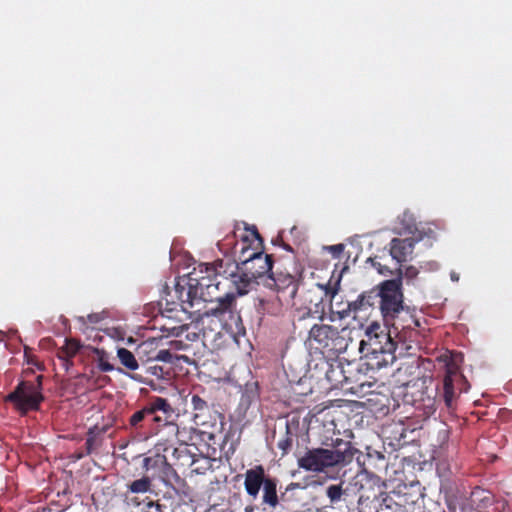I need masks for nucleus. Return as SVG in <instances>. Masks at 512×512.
Masks as SVG:
<instances>
[{"instance_id": "21", "label": "nucleus", "mask_w": 512, "mask_h": 512, "mask_svg": "<svg viewBox=\"0 0 512 512\" xmlns=\"http://www.w3.org/2000/svg\"><path fill=\"white\" fill-rule=\"evenodd\" d=\"M126 487L127 490L125 492V499L128 501V503L134 506H139L141 501L138 500V497L130 498L129 494H145L151 491L152 480L148 476H143L128 483Z\"/></svg>"}, {"instance_id": "26", "label": "nucleus", "mask_w": 512, "mask_h": 512, "mask_svg": "<svg viewBox=\"0 0 512 512\" xmlns=\"http://www.w3.org/2000/svg\"><path fill=\"white\" fill-rule=\"evenodd\" d=\"M80 348L81 344L79 341L66 339L64 346L58 350L57 356L63 362V366H65L66 370L72 365L71 359L77 354Z\"/></svg>"}, {"instance_id": "42", "label": "nucleus", "mask_w": 512, "mask_h": 512, "mask_svg": "<svg viewBox=\"0 0 512 512\" xmlns=\"http://www.w3.org/2000/svg\"><path fill=\"white\" fill-rule=\"evenodd\" d=\"M150 421L157 423L158 426H166L171 429L172 432H175L176 434L179 432V428L177 424L170 421L169 418L165 415L164 418L161 416H158L157 414L149 415Z\"/></svg>"}, {"instance_id": "13", "label": "nucleus", "mask_w": 512, "mask_h": 512, "mask_svg": "<svg viewBox=\"0 0 512 512\" xmlns=\"http://www.w3.org/2000/svg\"><path fill=\"white\" fill-rule=\"evenodd\" d=\"M284 297L273 291L267 295L259 296L255 304L256 310L262 315L281 316L288 307L295 306L293 303L283 301Z\"/></svg>"}, {"instance_id": "3", "label": "nucleus", "mask_w": 512, "mask_h": 512, "mask_svg": "<svg viewBox=\"0 0 512 512\" xmlns=\"http://www.w3.org/2000/svg\"><path fill=\"white\" fill-rule=\"evenodd\" d=\"M213 304V306L199 314L196 321V325L200 327L204 338L209 337L211 334H220L227 325V319L234 317L236 295L232 291L226 292L221 300Z\"/></svg>"}, {"instance_id": "24", "label": "nucleus", "mask_w": 512, "mask_h": 512, "mask_svg": "<svg viewBox=\"0 0 512 512\" xmlns=\"http://www.w3.org/2000/svg\"><path fill=\"white\" fill-rule=\"evenodd\" d=\"M396 349H383L378 351L377 354L364 355L367 359V365L371 369H381L390 364H393L396 360L395 356Z\"/></svg>"}, {"instance_id": "45", "label": "nucleus", "mask_w": 512, "mask_h": 512, "mask_svg": "<svg viewBox=\"0 0 512 512\" xmlns=\"http://www.w3.org/2000/svg\"><path fill=\"white\" fill-rule=\"evenodd\" d=\"M327 249L331 252L334 258H339L341 254L343 253L345 246L344 244H336L328 246Z\"/></svg>"}, {"instance_id": "46", "label": "nucleus", "mask_w": 512, "mask_h": 512, "mask_svg": "<svg viewBox=\"0 0 512 512\" xmlns=\"http://www.w3.org/2000/svg\"><path fill=\"white\" fill-rule=\"evenodd\" d=\"M147 511L146 512H164L162 509V505L150 500L146 504Z\"/></svg>"}, {"instance_id": "47", "label": "nucleus", "mask_w": 512, "mask_h": 512, "mask_svg": "<svg viewBox=\"0 0 512 512\" xmlns=\"http://www.w3.org/2000/svg\"><path fill=\"white\" fill-rule=\"evenodd\" d=\"M403 275L405 278L412 280L418 275V270L414 266H408L406 267Z\"/></svg>"}, {"instance_id": "43", "label": "nucleus", "mask_w": 512, "mask_h": 512, "mask_svg": "<svg viewBox=\"0 0 512 512\" xmlns=\"http://www.w3.org/2000/svg\"><path fill=\"white\" fill-rule=\"evenodd\" d=\"M381 257H378V256H375V257H370L368 258L367 260V263H370L371 266L373 268H375L379 274L381 275H388V274H392V271L390 270V268L386 265V264H383L381 261H380Z\"/></svg>"}, {"instance_id": "41", "label": "nucleus", "mask_w": 512, "mask_h": 512, "mask_svg": "<svg viewBox=\"0 0 512 512\" xmlns=\"http://www.w3.org/2000/svg\"><path fill=\"white\" fill-rule=\"evenodd\" d=\"M98 358V367L102 372H111L114 370V366L108 361V355L104 350H95Z\"/></svg>"}, {"instance_id": "11", "label": "nucleus", "mask_w": 512, "mask_h": 512, "mask_svg": "<svg viewBox=\"0 0 512 512\" xmlns=\"http://www.w3.org/2000/svg\"><path fill=\"white\" fill-rule=\"evenodd\" d=\"M392 331L402 339L411 338L413 332L420 327L419 320L415 318L408 307H405L394 320L386 322Z\"/></svg>"}, {"instance_id": "40", "label": "nucleus", "mask_w": 512, "mask_h": 512, "mask_svg": "<svg viewBox=\"0 0 512 512\" xmlns=\"http://www.w3.org/2000/svg\"><path fill=\"white\" fill-rule=\"evenodd\" d=\"M317 290L318 288L308 289L303 295L304 301L301 303V305H314L317 307L322 302V297L317 295Z\"/></svg>"}, {"instance_id": "33", "label": "nucleus", "mask_w": 512, "mask_h": 512, "mask_svg": "<svg viewBox=\"0 0 512 512\" xmlns=\"http://www.w3.org/2000/svg\"><path fill=\"white\" fill-rule=\"evenodd\" d=\"M154 359L156 361H161L165 363L177 364L179 361L183 360L186 363H190V359L185 355H177L172 353L168 349H160L157 354H155Z\"/></svg>"}, {"instance_id": "2", "label": "nucleus", "mask_w": 512, "mask_h": 512, "mask_svg": "<svg viewBox=\"0 0 512 512\" xmlns=\"http://www.w3.org/2000/svg\"><path fill=\"white\" fill-rule=\"evenodd\" d=\"M344 448H312L298 459V466L310 472H324L327 468L346 465L352 462L357 451L350 442L343 443Z\"/></svg>"}, {"instance_id": "12", "label": "nucleus", "mask_w": 512, "mask_h": 512, "mask_svg": "<svg viewBox=\"0 0 512 512\" xmlns=\"http://www.w3.org/2000/svg\"><path fill=\"white\" fill-rule=\"evenodd\" d=\"M415 504L411 495L401 493V491H392L386 494L379 505V512H413L411 509Z\"/></svg>"}, {"instance_id": "16", "label": "nucleus", "mask_w": 512, "mask_h": 512, "mask_svg": "<svg viewBox=\"0 0 512 512\" xmlns=\"http://www.w3.org/2000/svg\"><path fill=\"white\" fill-rule=\"evenodd\" d=\"M269 477V475H266L262 465H256L253 468L247 469L244 474V488L246 493L253 499H256L261 487H263Z\"/></svg>"}, {"instance_id": "9", "label": "nucleus", "mask_w": 512, "mask_h": 512, "mask_svg": "<svg viewBox=\"0 0 512 512\" xmlns=\"http://www.w3.org/2000/svg\"><path fill=\"white\" fill-rule=\"evenodd\" d=\"M379 325H371L366 330L365 338L361 340L359 350L363 355L377 354V351L383 349H396V343L391 338V331L377 332Z\"/></svg>"}, {"instance_id": "32", "label": "nucleus", "mask_w": 512, "mask_h": 512, "mask_svg": "<svg viewBox=\"0 0 512 512\" xmlns=\"http://www.w3.org/2000/svg\"><path fill=\"white\" fill-rule=\"evenodd\" d=\"M117 357L120 363L128 370L135 371L139 368L136 356L126 348H119L117 350Z\"/></svg>"}, {"instance_id": "10", "label": "nucleus", "mask_w": 512, "mask_h": 512, "mask_svg": "<svg viewBox=\"0 0 512 512\" xmlns=\"http://www.w3.org/2000/svg\"><path fill=\"white\" fill-rule=\"evenodd\" d=\"M383 482L381 478L373 473L368 472L366 469L358 472L350 481V490L354 493H359L358 502L361 503L364 499L368 500L372 496L376 497V490L381 492Z\"/></svg>"}, {"instance_id": "50", "label": "nucleus", "mask_w": 512, "mask_h": 512, "mask_svg": "<svg viewBox=\"0 0 512 512\" xmlns=\"http://www.w3.org/2000/svg\"><path fill=\"white\" fill-rule=\"evenodd\" d=\"M376 457L378 458V460L384 462L385 461V456L379 452H376Z\"/></svg>"}, {"instance_id": "44", "label": "nucleus", "mask_w": 512, "mask_h": 512, "mask_svg": "<svg viewBox=\"0 0 512 512\" xmlns=\"http://www.w3.org/2000/svg\"><path fill=\"white\" fill-rule=\"evenodd\" d=\"M146 373L155 377L156 379H166L168 376V371H165L162 366L153 365L146 368Z\"/></svg>"}, {"instance_id": "51", "label": "nucleus", "mask_w": 512, "mask_h": 512, "mask_svg": "<svg viewBox=\"0 0 512 512\" xmlns=\"http://www.w3.org/2000/svg\"><path fill=\"white\" fill-rule=\"evenodd\" d=\"M132 378L135 379V380H138V381H142V382L148 383L145 379H141L139 375H134V376H132Z\"/></svg>"}, {"instance_id": "34", "label": "nucleus", "mask_w": 512, "mask_h": 512, "mask_svg": "<svg viewBox=\"0 0 512 512\" xmlns=\"http://www.w3.org/2000/svg\"><path fill=\"white\" fill-rule=\"evenodd\" d=\"M212 467L211 459L202 454H197L192 466H189L192 474L203 475Z\"/></svg>"}, {"instance_id": "39", "label": "nucleus", "mask_w": 512, "mask_h": 512, "mask_svg": "<svg viewBox=\"0 0 512 512\" xmlns=\"http://www.w3.org/2000/svg\"><path fill=\"white\" fill-rule=\"evenodd\" d=\"M293 445V434L290 430L289 425H286V432L283 438H281L278 443L277 447L282 451L283 454H287Z\"/></svg>"}, {"instance_id": "4", "label": "nucleus", "mask_w": 512, "mask_h": 512, "mask_svg": "<svg viewBox=\"0 0 512 512\" xmlns=\"http://www.w3.org/2000/svg\"><path fill=\"white\" fill-rule=\"evenodd\" d=\"M345 329L326 324H314L309 331L311 346L319 350L323 355L335 357L345 352L348 347V339L344 335Z\"/></svg>"}, {"instance_id": "53", "label": "nucleus", "mask_w": 512, "mask_h": 512, "mask_svg": "<svg viewBox=\"0 0 512 512\" xmlns=\"http://www.w3.org/2000/svg\"><path fill=\"white\" fill-rule=\"evenodd\" d=\"M452 280H458V277H456L454 274L451 275Z\"/></svg>"}, {"instance_id": "25", "label": "nucleus", "mask_w": 512, "mask_h": 512, "mask_svg": "<svg viewBox=\"0 0 512 512\" xmlns=\"http://www.w3.org/2000/svg\"><path fill=\"white\" fill-rule=\"evenodd\" d=\"M350 487L343 488L342 483L331 484L326 488V496L329 499L330 506L333 508L341 507L342 503L347 504Z\"/></svg>"}, {"instance_id": "36", "label": "nucleus", "mask_w": 512, "mask_h": 512, "mask_svg": "<svg viewBox=\"0 0 512 512\" xmlns=\"http://www.w3.org/2000/svg\"><path fill=\"white\" fill-rule=\"evenodd\" d=\"M161 479L166 485H172L173 482H182V479L177 474L176 470L173 467V464H170L168 462L165 464V466L162 467Z\"/></svg>"}, {"instance_id": "28", "label": "nucleus", "mask_w": 512, "mask_h": 512, "mask_svg": "<svg viewBox=\"0 0 512 512\" xmlns=\"http://www.w3.org/2000/svg\"><path fill=\"white\" fill-rule=\"evenodd\" d=\"M277 485L278 480L275 477L267 478V481L263 485V496L262 502L272 508H275L278 503V495H277Z\"/></svg>"}, {"instance_id": "8", "label": "nucleus", "mask_w": 512, "mask_h": 512, "mask_svg": "<svg viewBox=\"0 0 512 512\" xmlns=\"http://www.w3.org/2000/svg\"><path fill=\"white\" fill-rule=\"evenodd\" d=\"M300 277L277 270L268 275L266 286L274 293L284 297L283 301L296 305L295 298L299 289Z\"/></svg>"}, {"instance_id": "23", "label": "nucleus", "mask_w": 512, "mask_h": 512, "mask_svg": "<svg viewBox=\"0 0 512 512\" xmlns=\"http://www.w3.org/2000/svg\"><path fill=\"white\" fill-rule=\"evenodd\" d=\"M468 384L463 385L461 381H452L449 378L443 379V393L442 398L448 409H453L457 398V390L459 393L467 391Z\"/></svg>"}, {"instance_id": "14", "label": "nucleus", "mask_w": 512, "mask_h": 512, "mask_svg": "<svg viewBox=\"0 0 512 512\" xmlns=\"http://www.w3.org/2000/svg\"><path fill=\"white\" fill-rule=\"evenodd\" d=\"M423 239V236L406 238H393L390 241L389 254L398 264L406 262L411 257L415 244Z\"/></svg>"}, {"instance_id": "17", "label": "nucleus", "mask_w": 512, "mask_h": 512, "mask_svg": "<svg viewBox=\"0 0 512 512\" xmlns=\"http://www.w3.org/2000/svg\"><path fill=\"white\" fill-rule=\"evenodd\" d=\"M229 266L233 267L228 277H224L229 281L238 295H244L248 292L250 285L256 280L250 272L244 270V267L238 264L230 263Z\"/></svg>"}, {"instance_id": "20", "label": "nucleus", "mask_w": 512, "mask_h": 512, "mask_svg": "<svg viewBox=\"0 0 512 512\" xmlns=\"http://www.w3.org/2000/svg\"><path fill=\"white\" fill-rule=\"evenodd\" d=\"M196 450H198L196 446L188 444H180L178 447H175L172 452L173 465L180 468H189V466L193 465L194 459L197 456Z\"/></svg>"}, {"instance_id": "1", "label": "nucleus", "mask_w": 512, "mask_h": 512, "mask_svg": "<svg viewBox=\"0 0 512 512\" xmlns=\"http://www.w3.org/2000/svg\"><path fill=\"white\" fill-rule=\"evenodd\" d=\"M245 230L246 235L242 237L243 246L239 255L241 265L255 279L271 274L273 272L272 255L263 253V239L256 226H247Z\"/></svg>"}, {"instance_id": "54", "label": "nucleus", "mask_w": 512, "mask_h": 512, "mask_svg": "<svg viewBox=\"0 0 512 512\" xmlns=\"http://www.w3.org/2000/svg\"><path fill=\"white\" fill-rule=\"evenodd\" d=\"M3 337H4V334L2 332H0V341L3 340Z\"/></svg>"}, {"instance_id": "22", "label": "nucleus", "mask_w": 512, "mask_h": 512, "mask_svg": "<svg viewBox=\"0 0 512 512\" xmlns=\"http://www.w3.org/2000/svg\"><path fill=\"white\" fill-rule=\"evenodd\" d=\"M396 231L399 235H408L410 237L419 235L424 237V233L418 229L413 213L409 211H404L398 217Z\"/></svg>"}, {"instance_id": "48", "label": "nucleus", "mask_w": 512, "mask_h": 512, "mask_svg": "<svg viewBox=\"0 0 512 512\" xmlns=\"http://www.w3.org/2000/svg\"><path fill=\"white\" fill-rule=\"evenodd\" d=\"M95 439L94 437H88L85 441L86 455H90L94 449Z\"/></svg>"}, {"instance_id": "5", "label": "nucleus", "mask_w": 512, "mask_h": 512, "mask_svg": "<svg viewBox=\"0 0 512 512\" xmlns=\"http://www.w3.org/2000/svg\"><path fill=\"white\" fill-rule=\"evenodd\" d=\"M222 266L223 261H220L217 267L200 265L198 272L195 271L188 276V284L194 288L200 301L217 303L224 297V294H219V286L222 283L217 280L218 276H221Z\"/></svg>"}, {"instance_id": "37", "label": "nucleus", "mask_w": 512, "mask_h": 512, "mask_svg": "<svg viewBox=\"0 0 512 512\" xmlns=\"http://www.w3.org/2000/svg\"><path fill=\"white\" fill-rule=\"evenodd\" d=\"M149 418L148 410L144 407L143 409L136 411L131 415L129 419V426L135 430L143 428L144 422Z\"/></svg>"}, {"instance_id": "31", "label": "nucleus", "mask_w": 512, "mask_h": 512, "mask_svg": "<svg viewBox=\"0 0 512 512\" xmlns=\"http://www.w3.org/2000/svg\"><path fill=\"white\" fill-rule=\"evenodd\" d=\"M157 352V342L154 339L142 342L136 349L139 360L143 362L155 361L154 356Z\"/></svg>"}, {"instance_id": "49", "label": "nucleus", "mask_w": 512, "mask_h": 512, "mask_svg": "<svg viewBox=\"0 0 512 512\" xmlns=\"http://www.w3.org/2000/svg\"><path fill=\"white\" fill-rule=\"evenodd\" d=\"M101 320V316L99 314H89L88 315V321L92 324H96Z\"/></svg>"}, {"instance_id": "15", "label": "nucleus", "mask_w": 512, "mask_h": 512, "mask_svg": "<svg viewBox=\"0 0 512 512\" xmlns=\"http://www.w3.org/2000/svg\"><path fill=\"white\" fill-rule=\"evenodd\" d=\"M409 388L413 391L405 393L407 402H411L417 409H423L426 413H431L435 410V396L432 395V392L429 393L428 389L424 387V383L420 387L414 384Z\"/></svg>"}, {"instance_id": "19", "label": "nucleus", "mask_w": 512, "mask_h": 512, "mask_svg": "<svg viewBox=\"0 0 512 512\" xmlns=\"http://www.w3.org/2000/svg\"><path fill=\"white\" fill-rule=\"evenodd\" d=\"M446 358V372L444 379H450L452 381H461L463 385H467L466 378L460 372V364L463 362V355L459 352H450L449 356L445 355Z\"/></svg>"}, {"instance_id": "52", "label": "nucleus", "mask_w": 512, "mask_h": 512, "mask_svg": "<svg viewBox=\"0 0 512 512\" xmlns=\"http://www.w3.org/2000/svg\"><path fill=\"white\" fill-rule=\"evenodd\" d=\"M284 248H285L286 250H288V251H292V248H291V247H290V245H288V244H285V245H284Z\"/></svg>"}, {"instance_id": "30", "label": "nucleus", "mask_w": 512, "mask_h": 512, "mask_svg": "<svg viewBox=\"0 0 512 512\" xmlns=\"http://www.w3.org/2000/svg\"><path fill=\"white\" fill-rule=\"evenodd\" d=\"M191 405L192 409L194 411V421L197 424H204L205 422L202 420L203 416H205L209 410L210 406L208 402L202 398L198 394H192L191 395Z\"/></svg>"}, {"instance_id": "18", "label": "nucleus", "mask_w": 512, "mask_h": 512, "mask_svg": "<svg viewBox=\"0 0 512 512\" xmlns=\"http://www.w3.org/2000/svg\"><path fill=\"white\" fill-rule=\"evenodd\" d=\"M174 293L183 311L193 308L195 302L200 301L194 288L188 284V280L184 284L178 282L175 285Z\"/></svg>"}, {"instance_id": "7", "label": "nucleus", "mask_w": 512, "mask_h": 512, "mask_svg": "<svg viewBox=\"0 0 512 512\" xmlns=\"http://www.w3.org/2000/svg\"><path fill=\"white\" fill-rule=\"evenodd\" d=\"M399 277L396 279L385 280L377 287V295L380 305V311L384 322H390L406 307L404 306V296L402 292V270L397 268Z\"/></svg>"}, {"instance_id": "35", "label": "nucleus", "mask_w": 512, "mask_h": 512, "mask_svg": "<svg viewBox=\"0 0 512 512\" xmlns=\"http://www.w3.org/2000/svg\"><path fill=\"white\" fill-rule=\"evenodd\" d=\"M201 438L203 441L207 442V445L213 449V451H216V447L222 448V446L226 442L227 436L220 433L219 435L212 433V432H201Z\"/></svg>"}, {"instance_id": "6", "label": "nucleus", "mask_w": 512, "mask_h": 512, "mask_svg": "<svg viewBox=\"0 0 512 512\" xmlns=\"http://www.w3.org/2000/svg\"><path fill=\"white\" fill-rule=\"evenodd\" d=\"M42 375H38L35 381H21L10 392L5 401L13 405V407L22 415H26L30 411H38L41 403L44 401L42 394Z\"/></svg>"}, {"instance_id": "27", "label": "nucleus", "mask_w": 512, "mask_h": 512, "mask_svg": "<svg viewBox=\"0 0 512 512\" xmlns=\"http://www.w3.org/2000/svg\"><path fill=\"white\" fill-rule=\"evenodd\" d=\"M378 299L377 291L370 290L360 294L355 301L348 303V310L352 312H358L365 310L368 307H372Z\"/></svg>"}, {"instance_id": "29", "label": "nucleus", "mask_w": 512, "mask_h": 512, "mask_svg": "<svg viewBox=\"0 0 512 512\" xmlns=\"http://www.w3.org/2000/svg\"><path fill=\"white\" fill-rule=\"evenodd\" d=\"M145 408L148 410L149 415L157 414V412H163L167 417H171L174 413V409L171 404L167 399L162 397L152 398Z\"/></svg>"}, {"instance_id": "38", "label": "nucleus", "mask_w": 512, "mask_h": 512, "mask_svg": "<svg viewBox=\"0 0 512 512\" xmlns=\"http://www.w3.org/2000/svg\"><path fill=\"white\" fill-rule=\"evenodd\" d=\"M166 463L167 459L165 455L156 454L154 456L144 458L143 468L148 471L156 467H163Z\"/></svg>"}]
</instances>
